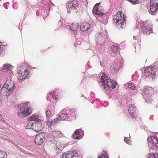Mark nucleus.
Here are the masks:
<instances>
[{"mask_svg": "<svg viewBox=\"0 0 158 158\" xmlns=\"http://www.w3.org/2000/svg\"><path fill=\"white\" fill-rule=\"evenodd\" d=\"M67 115L66 113L60 114L58 119L59 120H64L67 118Z\"/></svg>", "mask_w": 158, "mask_h": 158, "instance_id": "393cba45", "label": "nucleus"}, {"mask_svg": "<svg viewBox=\"0 0 158 158\" xmlns=\"http://www.w3.org/2000/svg\"><path fill=\"white\" fill-rule=\"evenodd\" d=\"M128 87L129 88L131 89H135V85L132 83H129L128 85Z\"/></svg>", "mask_w": 158, "mask_h": 158, "instance_id": "473e14b6", "label": "nucleus"}, {"mask_svg": "<svg viewBox=\"0 0 158 158\" xmlns=\"http://www.w3.org/2000/svg\"><path fill=\"white\" fill-rule=\"evenodd\" d=\"M153 75V76H158V69L154 66L149 67L146 68L144 70V75L146 77Z\"/></svg>", "mask_w": 158, "mask_h": 158, "instance_id": "423d86ee", "label": "nucleus"}, {"mask_svg": "<svg viewBox=\"0 0 158 158\" xmlns=\"http://www.w3.org/2000/svg\"><path fill=\"white\" fill-rule=\"evenodd\" d=\"M100 81L102 83V85L106 90H109L110 88L114 89L116 86L117 84L113 82V81L105 73H103L100 79Z\"/></svg>", "mask_w": 158, "mask_h": 158, "instance_id": "f257e3e1", "label": "nucleus"}, {"mask_svg": "<svg viewBox=\"0 0 158 158\" xmlns=\"http://www.w3.org/2000/svg\"><path fill=\"white\" fill-rule=\"evenodd\" d=\"M143 33L148 35L152 32V29L151 26H148L147 23L143 22L141 27Z\"/></svg>", "mask_w": 158, "mask_h": 158, "instance_id": "1a4fd4ad", "label": "nucleus"}, {"mask_svg": "<svg viewBox=\"0 0 158 158\" xmlns=\"http://www.w3.org/2000/svg\"><path fill=\"white\" fill-rule=\"evenodd\" d=\"M39 120V116L36 114H33L31 117L28 118L27 120L28 121H37Z\"/></svg>", "mask_w": 158, "mask_h": 158, "instance_id": "412c9836", "label": "nucleus"}, {"mask_svg": "<svg viewBox=\"0 0 158 158\" xmlns=\"http://www.w3.org/2000/svg\"><path fill=\"white\" fill-rule=\"evenodd\" d=\"M132 4H135L138 1V0H129Z\"/></svg>", "mask_w": 158, "mask_h": 158, "instance_id": "ea45409f", "label": "nucleus"}, {"mask_svg": "<svg viewBox=\"0 0 158 158\" xmlns=\"http://www.w3.org/2000/svg\"><path fill=\"white\" fill-rule=\"evenodd\" d=\"M124 141L128 144H131V140H130V139L127 137H125L124 139Z\"/></svg>", "mask_w": 158, "mask_h": 158, "instance_id": "72a5a7b5", "label": "nucleus"}, {"mask_svg": "<svg viewBox=\"0 0 158 158\" xmlns=\"http://www.w3.org/2000/svg\"><path fill=\"white\" fill-rule=\"evenodd\" d=\"M50 141L52 142V141H53V140H51Z\"/></svg>", "mask_w": 158, "mask_h": 158, "instance_id": "37998d69", "label": "nucleus"}, {"mask_svg": "<svg viewBox=\"0 0 158 158\" xmlns=\"http://www.w3.org/2000/svg\"><path fill=\"white\" fill-rule=\"evenodd\" d=\"M79 4L77 0H73L69 3L67 7L71 10L77 9L78 7Z\"/></svg>", "mask_w": 158, "mask_h": 158, "instance_id": "f8f14e48", "label": "nucleus"}, {"mask_svg": "<svg viewBox=\"0 0 158 158\" xmlns=\"http://www.w3.org/2000/svg\"><path fill=\"white\" fill-rule=\"evenodd\" d=\"M114 23L117 24L119 27L123 28L125 21L124 14L120 11H119L114 17Z\"/></svg>", "mask_w": 158, "mask_h": 158, "instance_id": "20e7f679", "label": "nucleus"}, {"mask_svg": "<svg viewBox=\"0 0 158 158\" xmlns=\"http://www.w3.org/2000/svg\"><path fill=\"white\" fill-rule=\"evenodd\" d=\"M45 137L43 133H41L37 134L35 139V143L37 145H41L44 142Z\"/></svg>", "mask_w": 158, "mask_h": 158, "instance_id": "6e6552de", "label": "nucleus"}, {"mask_svg": "<svg viewBox=\"0 0 158 158\" xmlns=\"http://www.w3.org/2000/svg\"><path fill=\"white\" fill-rule=\"evenodd\" d=\"M50 94L52 96V97L56 100H57L59 98L58 95H56L54 92H52L50 93Z\"/></svg>", "mask_w": 158, "mask_h": 158, "instance_id": "2f4dec72", "label": "nucleus"}, {"mask_svg": "<svg viewBox=\"0 0 158 158\" xmlns=\"http://www.w3.org/2000/svg\"><path fill=\"white\" fill-rule=\"evenodd\" d=\"M90 27V24L88 23L84 22L81 25L80 30L82 31L88 30Z\"/></svg>", "mask_w": 158, "mask_h": 158, "instance_id": "dca6fc26", "label": "nucleus"}, {"mask_svg": "<svg viewBox=\"0 0 158 158\" xmlns=\"http://www.w3.org/2000/svg\"><path fill=\"white\" fill-rule=\"evenodd\" d=\"M74 113H73L71 114V115L74 117V118H76V115L77 114V112L76 111L74 112Z\"/></svg>", "mask_w": 158, "mask_h": 158, "instance_id": "a19ab883", "label": "nucleus"}, {"mask_svg": "<svg viewBox=\"0 0 158 158\" xmlns=\"http://www.w3.org/2000/svg\"><path fill=\"white\" fill-rule=\"evenodd\" d=\"M46 117L48 120L49 119L52 115L51 112L50 110H47L46 112Z\"/></svg>", "mask_w": 158, "mask_h": 158, "instance_id": "c85d7f7f", "label": "nucleus"}, {"mask_svg": "<svg viewBox=\"0 0 158 158\" xmlns=\"http://www.w3.org/2000/svg\"><path fill=\"white\" fill-rule=\"evenodd\" d=\"M98 158H108V157L106 153L105 154L101 155L98 157Z\"/></svg>", "mask_w": 158, "mask_h": 158, "instance_id": "c9c22d12", "label": "nucleus"}, {"mask_svg": "<svg viewBox=\"0 0 158 158\" xmlns=\"http://www.w3.org/2000/svg\"><path fill=\"white\" fill-rule=\"evenodd\" d=\"M7 101L8 102L11 103L15 102L17 101L16 96L15 95L9 96L7 99Z\"/></svg>", "mask_w": 158, "mask_h": 158, "instance_id": "aec40b11", "label": "nucleus"}, {"mask_svg": "<svg viewBox=\"0 0 158 158\" xmlns=\"http://www.w3.org/2000/svg\"><path fill=\"white\" fill-rule=\"evenodd\" d=\"M3 118L2 117V116L0 114V120H2Z\"/></svg>", "mask_w": 158, "mask_h": 158, "instance_id": "79ce46f5", "label": "nucleus"}, {"mask_svg": "<svg viewBox=\"0 0 158 158\" xmlns=\"http://www.w3.org/2000/svg\"><path fill=\"white\" fill-rule=\"evenodd\" d=\"M149 158H158V154L157 153H155L151 154Z\"/></svg>", "mask_w": 158, "mask_h": 158, "instance_id": "7c9ffc66", "label": "nucleus"}, {"mask_svg": "<svg viewBox=\"0 0 158 158\" xmlns=\"http://www.w3.org/2000/svg\"><path fill=\"white\" fill-rule=\"evenodd\" d=\"M15 88L14 82L10 80H7L2 88L1 93L3 95L7 96L10 92H12Z\"/></svg>", "mask_w": 158, "mask_h": 158, "instance_id": "7ed1b4c3", "label": "nucleus"}, {"mask_svg": "<svg viewBox=\"0 0 158 158\" xmlns=\"http://www.w3.org/2000/svg\"><path fill=\"white\" fill-rule=\"evenodd\" d=\"M120 67V65L116 63H114L110 67L111 73H114L115 72H117L119 70Z\"/></svg>", "mask_w": 158, "mask_h": 158, "instance_id": "2eb2a0df", "label": "nucleus"}, {"mask_svg": "<svg viewBox=\"0 0 158 158\" xmlns=\"http://www.w3.org/2000/svg\"><path fill=\"white\" fill-rule=\"evenodd\" d=\"M6 152L3 150H0V158H7Z\"/></svg>", "mask_w": 158, "mask_h": 158, "instance_id": "a878e982", "label": "nucleus"}, {"mask_svg": "<svg viewBox=\"0 0 158 158\" xmlns=\"http://www.w3.org/2000/svg\"><path fill=\"white\" fill-rule=\"evenodd\" d=\"M29 102L23 103L18 109V115L19 117H25L30 114L32 112V108L30 106H27Z\"/></svg>", "mask_w": 158, "mask_h": 158, "instance_id": "f03ea898", "label": "nucleus"}, {"mask_svg": "<svg viewBox=\"0 0 158 158\" xmlns=\"http://www.w3.org/2000/svg\"><path fill=\"white\" fill-rule=\"evenodd\" d=\"M150 8V11L152 12H155L157 10L158 8V6L157 5L151 4Z\"/></svg>", "mask_w": 158, "mask_h": 158, "instance_id": "b1692460", "label": "nucleus"}, {"mask_svg": "<svg viewBox=\"0 0 158 158\" xmlns=\"http://www.w3.org/2000/svg\"><path fill=\"white\" fill-rule=\"evenodd\" d=\"M111 50L113 53L116 52L118 50V47L115 45H113L111 46Z\"/></svg>", "mask_w": 158, "mask_h": 158, "instance_id": "bb28decb", "label": "nucleus"}, {"mask_svg": "<svg viewBox=\"0 0 158 158\" xmlns=\"http://www.w3.org/2000/svg\"><path fill=\"white\" fill-rule=\"evenodd\" d=\"M100 4V3L95 4L93 9V13L98 15H102L104 14V8L102 6H99Z\"/></svg>", "mask_w": 158, "mask_h": 158, "instance_id": "0eeeda50", "label": "nucleus"}, {"mask_svg": "<svg viewBox=\"0 0 158 158\" xmlns=\"http://www.w3.org/2000/svg\"><path fill=\"white\" fill-rule=\"evenodd\" d=\"M12 68V66L8 64H5L3 67V70H6V71L9 70V73L10 74L12 73V71L11 70Z\"/></svg>", "mask_w": 158, "mask_h": 158, "instance_id": "4be33fe9", "label": "nucleus"}, {"mask_svg": "<svg viewBox=\"0 0 158 158\" xmlns=\"http://www.w3.org/2000/svg\"><path fill=\"white\" fill-rule=\"evenodd\" d=\"M56 119H54L50 122L49 119H48L47 122V125L49 128H52V127H53L56 124Z\"/></svg>", "mask_w": 158, "mask_h": 158, "instance_id": "6ab92c4d", "label": "nucleus"}, {"mask_svg": "<svg viewBox=\"0 0 158 158\" xmlns=\"http://www.w3.org/2000/svg\"><path fill=\"white\" fill-rule=\"evenodd\" d=\"M150 4H156L158 6V0H151Z\"/></svg>", "mask_w": 158, "mask_h": 158, "instance_id": "f704fd0d", "label": "nucleus"}, {"mask_svg": "<svg viewBox=\"0 0 158 158\" xmlns=\"http://www.w3.org/2000/svg\"><path fill=\"white\" fill-rule=\"evenodd\" d=\"M34 123L31 122L28 123L26 127V129H31L32 128H33Z\"/></svg>", "mask_w": 158, "mask_h": 158, "instance_id": "c756f323", "label": "nucleus"}, {"mask_svg": "<svg viewBox=\"0 0 158 158\" xmlns=\"http://www.w3.org/2000/svg\"><path fill=\"white\" fill-rule=\"evenodd\" d=\"M79 25L77 23H74L71 24L70 26V29L73 31H77L79 28Z\"/></svg>", "mask_w": 158, "mask_h": 158, "instance_id": "a211bd4d", "label": "nucleus"}, {"mask_svg": "<svg viewBox=\"0 0 158 158\" xmlns=\"http://www.w3.org/2000/svg\"><path fill=\"white\" fill-rule=\"evenodd\" d=\"M75 156L72 152H66L62 155V158H74Z\"/></svg>", "mask_w": 158, "mask_h": 158, "instance_id": "f3484780", "label": "nucleus"}, {"mask_svg": "<svg viewBox=\"0 0 158 158\" xmlns=\"http://www.w3.org/2000/svg\"><path fill=\"white\" fill-rule=\"evenodd\" d=\"M23 66H20V70L18 72V76L17 77L19 82H21L24 81L25 79L28 78L29 72L27 69L26 67L25 68L24 67L23 69Z\"/></svg>", "mask_w": 158, "mask_h": 158, "instance_id": "39448f33", "label": "nucleus"}, {"mask_svg": "<svg viewBox=\"0 0 158 158\" xmlns=\"http://www.w3.org/2000/svg\"><path fill=\"white\" fill-rule=\"evenodd\" d=\"M84 131L81 129H77L75 130L73 135V138L74 139H81L83 136Z\"/></svg>", "mask_w": 158, "mask_h": 158, "instance_id": "9d476101", "label": "nucleus"}, {"mask_svg": "<svg viewBox=\"0 0 158 158\" xmlns=\"http://www.w3.org/2000/svg\"><path fill=\"white\" fill-rule=\"evenodd\" d=\"M96 40L98 44H102V43L103 38L102 36L99 33H98L96 34Z\"/></svg>", "mask_w": 158, "mask_h": 158, "instance_id": "5701e85b", "label": "nucleus"}, {"mask_svg": "<svg viewBox=\"0 0 158 158\" xmlns=\"http://www.w3.org/2000/svg\"><path fill=\"white\" fill-rule=\"evenodd\" d=\"M136 109V108L134 105L131 104L130 107L128 110L129 113L134 118H135L136 117V115H135V113Z\"/></svg>", "mask_w": 158, "mask_h": 158, "instance_id": "4468645a", "label": "nucleus"}, {"mask_svg": "<svg viewBox=\"0 0 158 158\" xmlns=\"http://www.w3.org/2000/svg\"><path fill=\"white\" fill-rule=\"evenodd\" d=\"M147 141L148 143H152L158 149V139L157 137L153 136H149L147 139Z\"/></svg>", "mask_w": 158, "mask_h": 158, "instance_id": "9b49d317", "label": "nucleus"}, {"mask_svg": "<svg viewBox=\"0 0 158 158\" xmlns=\"http://www.w3.org/2000/svg\"><path fill=\"white\" fill-rule=\"evenodd\" d=\"M81 42L80 41L77 40V42H76V43H75L74 44V45L75 46V47H76L77 44L79 45H81Z\"/></svg>", "mask_w": 158, "mask_h": 158, "instance_id": "58836bf2", "label": "nucleus"}, {"mask_svg": "<svg viewBox=\"0 0 158 158\" xmlns=\"http://www.w3.org/2000/svg\"><path fill=\"white\" fill-rule=\"evenodd\" d=\"M60 132L59 131H55L52 132V135L54 136H57V135H56V133L57 134H59Z\"/></svg>", "mask_w": 158, "mask_h": 158, "instance_id": "e433bc0d", "label": "nucleus"}, {"mask_svg": "<svg viewBox=\"0 0 158 158\" xmlns=\"http://www.w3.org/2000/svg\"><path fill=\"white\" fill-rule=\"evenodd\" d=\"M143 92L146 94H148L149 93V90L147 89H144L143 90Z\"/></svg>", "mask_w": 158, "mask_h": 158, "instance_id": "4c0bfd02", "label": "nucleus"}, {"mask_svg": "<svg viewBox=\"0 0 158 158\" xmlns=\"http://www.w3.org/2000/svg\"><path fill=\"white\" fill-rule=\"evenodd\" d=\"M56 147H55V149L56 152L58 153L60 150V149L61 148V147L58 143H56Z\"/></svg>", "mask_w": 158, "mask_h": 158, "instance_id": "cd10ccee", "label": "nucleus"}, {"mask_svg": "<svg viewBox=\"0 0 158 158\" xmlns=\"http://www.w3.org/2000/svg\"><path fill=\"white\" fill-rule=\"evenodd\" d=\"M43 126L41 123L38 122L34 123L32 129L37 132H38L42 130Z\"/></svg>", "mask_w": 158, "mask_h": 158, "instance_id": "ddd939ff", "label": "nucleus"}]
</instances>
